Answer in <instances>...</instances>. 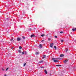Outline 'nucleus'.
Returning <instances> with one entry per match:
<instances>
[{
    "instance_id": "10",
    "label": "nucleus",
    "mask_w": 76,
    "mask_h": 76,
    "mask_svg": "<svg viewBox=\"0 0 76 76\" xmlns=\"http://www.w3.org/2000/svg\"><path fill=\"white\" fill-rule=\"evenodd\" d=\"M44 72H45V73L46 74H47V73H48L47 72V70L46 69H45L44 70Z\"/></svg>"
},
{
    "instance_id": "26",
    "label": "nucleus",
    "mask_w": 76,
    "mask_h": 76,
    "mask_svg": "<svg viewBox=\"0 0 76 76\" xmlns=\"http://www.w3.org/2000/svg\"><path fill=\"white\" fill-rule=\"evenodd\" d=\"M55 38H57V36H55Z\"/></svg>"
},
{
    "instance_id": "35",
    "label": "nucleus",
    "mask_w": 76,
    "mask_h": 76,
    "mask_svg": "<svg viewBox=\"0 0 76 76\" xmlns=\"http://www.w3.org/2000/svg\"><path fill=\"white\" fill-rule=\"evenodd\" d=\"M49 41H50V39H49Z\"/></svg>"
},
{
    "instance_id": "28",
    "label": "nucleus",
    "mask_w": 76,
    "mask_h": 76,
    "mask_svg": "<svg viewBox=\"0 0 76 76\" xmlns=\"http://www.w3.org/2000/svg\"><path fill=\"white\" fill-rule=\"evenodd\" d=\"M13 47H12L11 49H12V50H13Z\"/></svg>"
},
{
    "instance_id": "9",
    "label": "nucleus",
    "mask_w": 76,
    "mask_h": 76,
    "mask_svg": "<svg viewBox=\"0 0 76 76\" xmlns=\"http://www.w3.org/2000/svg\"><path fill=\"white\" fill-rule=\"evenodd\" d=\"M72 31H73V32H74V31H76V28H75V29H74V28H72Z\"/></svg>"
},
{
    "instance_id": "23",
    "label": "nucleus",
    "mask_w": 76,
    "mask_h": 76,
    "mask_svg": "<svg viewBox=\"0 0 76 76\" xmlns=\"http://www.w3.org/2000/svg\"><path fill=\"white\" fill-rule=\"evenodd\" d=\"M24 54H27L26 51H25V52H24Z\"/></svg>"
},
{
    "instance_id": "20",
    "label": "nucleus",
    "mask_w": 76,
    "mask_h": 76,
    "mask_svg": "<svg viewBox=\"0 0 76 76\" xmlns=\"http://www.w3.org/2000/svg\"><path fill=\"white\" fill-rule=\"evenodd\" d=\"M67 51H68V49H66L65 52H66V53L67 52Z\"/></svg>"
},
{
    "instance_id": "27",
    "label": "nucleus",
    "mask_w": 76,
    "mask_h": 76,
    "mask_svg": "<svg viewBox=\"0 0 76 76\" xmlns=\"http://www.w3.org/2000/svg\"><path fill=\"white\" fill-rule=\"evenodd\" d=\"M24 9H26V7H24Z\"/></svg>"
},
{
    "instance_id": "29",
    "label": "nucleus",
    "mask_w": 76,
    "mask_h": 76,
    "mask_svg": "<svg viewBox=\"0 0 76 76\" xmlns=\"http://www.w3.org/2000/svg\"><path fill=\"white\" fill-rule=\"evenodd\" d=\"M2 70H3V71H4V69L3 68L2 69Z\"/></svg>"
},
{
    "instance_id": "16",
    "label": "nucleus",
    "mask_w": 76,
    "mask_h": 76,
    "mask_svg": "<svg viewBox=\"0 0 76 76\" xmlns=\"http://www.w3.org/2000/svg\"><path fill=\"white\" fill-rule=\"evenodd\" d=\"M18 51L19 53H21V50H18Z\"/></svg>"
},
{
    "instance_id": "31",
    "label": "nucleus",
    "mask_w": 76,
    "mask_h": 76,
    "mask_svg": "<svg viewBox=\"0 0 76 76\" xmlns=\"http://www.w3.org/2000/svg\"><path fill=\"white\" fill-rule=\"evenodd\" d=\"M44 41V40H43L42 41V42L43 41Z\"/></svg>"
},
{
    "instance_id": "36",
    "label": "nucleus",
    "mask_w": 76,
    "mask_h": 76,
    "mask_svg": "<svg viewBox=\"0 0 76 76\" xmlns=\"http://www.w3.org/2000/svg\"><path fill=\"white\" fill-rule=\"evenodd\" d=\"M58 59H59V58H58Z\"/></svg>"
},
{
    "instance_id": "6",
    "label": "nucleus",
    "mask_w": 76,
    "mask_h": 76,
    "mask_svg": "<svg viewBox=\"0 0 76 76\" xmlns=\"http://www.w3.org/2000/svg\"><path fill=\"white\" fill-rule=\"evenodd\" d=\"M36 37V36L34 35V34H33V35H31V38H32V37Z\"/></svg>"
},
{
    "instance_id": "17",
    "label": "nucleus",
    "mask_w": 76,
    "mask_h": 76,
    "mask_svg": "<svg viewBox=\"0 0 76 76\" xmlns=\"http://www.w3.org/2000/svg\"><path fill=\"white\" fill-rule=\"evenodd\" d=\"M54 48H55V50H56L57 48V47H56V46H54Z\"/></svg>"
},
{
    "instance_id": "25",
    "label": "nucleus",
    "mask_w": 76,
    "mask_h": 76,
    "mask_svg": "<svg viewBox=\"0 0 76 76\" xmlns=\"http://www.w3.org/2000/svg\"><path fill=\"white\" fill-rule=\"evenodd\" d=\"M26 63H25L24 64V66H26Z\"/></svg>"
},
{
    "instance_id": "3",
    "label": "nucleus",
    "mask_w": 76,
    "mask_h": 76,
    "mask_svg": "<svg viewBox=\"0 0 76 76\" xmlns=\"http://www.w3.org/2000/svg\"><path fill=\"white\" fill-rule=\"evenodd\" d=\"M68 61H69V60L68 59L65 60L64 61V63L66 64V63H67Z\"/></svg>"
},
{
    "instance_id": "7",
    "label": "nucleus",
    "mask_w": 76,
    "mask_h": 76,
    "mask_svg": "<svg viewBox=\"0 0 76 76\" xmlns=\"http://www.w3.org/2000/svg\"><path fill=\"white\" fill-rule=\"evenodd\" d=\"M64 56V55L63 54H61V55H60V57H63Z\"/></svg>"
},
{
    "instance_id": "19",
    "label": "nucleus",
    "mask_w": 76,
    "mask_h": 76,
    "mask_svg": "<svg viewBox=\"0 0 76 76\" xmlns=\"http://www.w3.org/2000/svg\"><path fill=\"white\" fill-rule=\"evenodd\" d=\"M60 34H63V33H64V32H63V31H61L60 32Z\"/></svg>"
},
{
    "instance_id": "14",
    "label": "nucleus",
    "mask_w": 76,
    "mask_h": 76,
    "mask_svg": "<svg viewBox=\"0 0 76 76\" xmlns=\"http://www.w3.org/2000/svg\"><path fill=\"white\" fill-rule=\"evenodd\" d=\"M10 41H12V40H13V38H12L11 39H10Z\"/></svg>"
},
{
    "instance_id": "13",
    "label": "nucleus",
    "mask_w": 76,
    "mask_h": 76,
    "mask_svg": "<svg viewBox=\"0 0 76 76\" xmlns=\"http://www.w3.org/2000/svg\"><path fill=\"white\" fill-rule=\"evenodd\" d=\"M39 54V52H37L35 53V54H36V55Z\"/></svg>"
},
{
    "instance_id": "8",
    "label": "nucleus",
    "mask_w": 76,
    "mask_h": 76,
    "mask_svg": "<svg viewBox=\"0 0 76 76\" xmlns=\"http://www.w3.org/2000/svg\"><path fill=\"white\" fill-rule=\"evenodd\" d=\"M44 61H39V63H43Z\"/></svg>"
},
{
    "instance_id": "12",
    "label": "nucleus",
    "mask_w": 76,
    "mask_h": 76,
    "mask_svg": "<svg viewBox=\"0 0 76 76\" xmlns=\"http://www.w3.org/2000/svg\"><path fill=\"white\" fill-rule=\"evenodd\" d=\"M39 47H40V48H42V45L41 44H40L39 45Z\"/></svg>"
},
{
    "instance_id": "15",
    "label": "nucleus",
    "mask_w": 76,
    "mask_h": 76,
    "mask_svg": "<svg viewBox=\"0 0 76 76\" xmlns=\"http://www.w3.org/2000/svg\"><path fill=\"white\" fill-rule=\"evenodd\" d=\"M22 47L21 46H20L19 47V49H20V50H21V49L22 48Z\"/></svg>"
},
{
    "instance_id": "2",
    "label": "nucleus",
    "mask_w": 76,
    "mask_h": 76,
    "mask_svg": "<svg viewBox=\"0 0 76 76\" xmlns=\"http://www.w3.org/2000/svg\"><path fill=\"white\" fill-rule=\"evenodd\" d=\"M47 58V57H46V55H43V57H42V59L43 60H45Z\"/></svg>"
},
{
    "instance_id": "11",
    "label": "nucleus",
    "mask_w": 76,
    "mask_h": 76,
    "mask_svg": "<svg viewBox=\"0 0 76 76\" xmlns=\"http://www.w3.org/2000/svg\"><path fill=\"white\" fill-rule=\"evenodd\" d=\"M56 66H58V67H61V65H56Z\"/></svg>"
},
{
    "instance_id": "1",
    "label": "nucleus",
    "mask_w": 76,
    "mask_h": 76,
    "mask_svg": "<svg viewBox=\"0 0 76 76\" xmlns=\"http://www.w3.org/2000/svg\"><path fill=\"white\" fill-rule=\"evenodd\" d=\"M55 59V58H52V60H53V62H55L56 63H57V62H58V61H59V60H57L56 59Z\"/></svg>"
},
{
    "instance_id": "4",
    "label": "nucleus",
    "mask_w": 76,
    "mask_h": 76,
    "mask_svg": "<svg viewBox=\"0 0 76 76\" xmlns=\"http://www.w3.org/2000/svg\"><path fill=\"white\" fill-rule=\"evenodd\" d=\"M21 39L20 37H18L17 38V40L18 41H20Z\"/></svg>"
},
{
    "instance_id": "32",
    "label": "nucleus",
    "mask_w": 76,
    "mask_h": 76,
    "mask_svg": "<svg viewBox=\"0 0 76 76\" xmlns=\"http://www.w3.org/2000/svg\"><path fill=\"white\" fill-rule=\"evenodd\" d=\"M4 76H7V75H4Z\"/></svg>"
},
{
    "instance_id": "33",
    "label": "nucleus",
    "mask_w": 76,
    "mask_h": 76,
    "mask_svg": "<svg viewBox=\"0 0 76 76\" xmlns=\"http://www.w3.org/2000/svg\"><path fill=\"white\" fill-rule=\"evenodd\" d=\"M41 68H43V67H40Z\"/></svg>"
},
{
    "instance_id": "21",
    "label": "nucleus",
    "mask_w": 76,
    "mask_h": 76,
    "mask_svg": "<svg viewBox=\"0 0 76 76\" xmlns=\"http://www.w3.org/2000/svg\"><path fill=\"white\" fill-rule=\"evenodd\" d=\"M23 38V39H25V37L24 36H23L22 37Z\"/></svg>"
},
{
    "instance_id": "22",
    "label": "nucleus",
    "mask_w": 76,
    "mask_h": 76,
    "mask_svg": "<svg viewBox=\"0 0 76 76\" xmlns=\"http://www.w3.org/2000/svg\"><path fill=\"white\" fill-rule=\"evenodd\" d=\"M63 41H64V40H61V42H63Z\"/></svg>"
},
{
    "instance_id": "30",
    "label": "nucleus",
    "mask_w": 76,
    "mask_h": 76,
    "mask_svg": "<svg viewBox=\"0 0 76 76\" xmlns=\"http://www.w3.org/2000/svg\"><path fill=\"white\" fill-rule=\"evenodd\" d=\"M22 54H24V52H22Z\"/></svg>"
},
{
    "instance_id": "18",
    "label": "nucleus",
    "mask_w": 76,
    "mask_h": 76,
    "mask_svg": "<svg viewBox=\"0 0 76 76\" xmlns=\"http://www.w3.org/2000/svg\"><path fill=\"white\" fill-rule=\"evenodd\" d=\"M44 36H45V34H42L41 35V37H44Z\"/></svg>"
},
{
    "instance_id": "24",
    "label": "nucleus",
    "mask_w": 76,
    "mask_h": 76,
    "mask_svg": "<svg viewBox=\"0 0 76 76\" xmlns=\"http://www.w3.org/2000/svg\"><path fill=\"white\" fill-rule=\"evenodd\" d=\"M8 69H9V68H7L6 69V71H7V70H8Z\"/></svg>"
},
{
    "instance_id": "5",
    "label": "nucleus",
    "mask_w": 76,
    "mask_h": 76,
    "mask_svg": "<svg viewBox=\"0 0 76 76\" xmlns=\"http://www.w3.org/2000/svg\"><path fill=\"white\" fill-rule=\"evenodd\" d=\"M53 45H54V43H51L50 44V47L51 48H53Z\"/></svg>"
},
{
    "instance_id": "34",
    "label": "nucleus",
    "mask_w": 76,
    "mask_h": 76,
    "mask_svg": "<svg viewBox=\"0 0 76 76\" xmlns=\"http://www.w3.org/2000/svg\"><path fill=\"white\" fill-rule=\"evenodd\" d=\"M49 41H50V39H49Z\"/></svg>"
}]
</instances>
